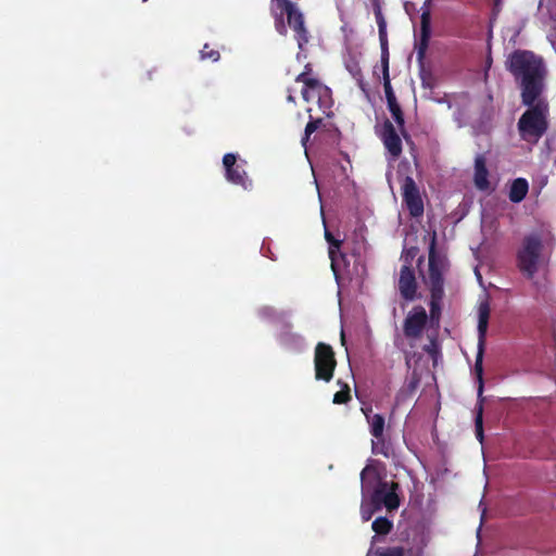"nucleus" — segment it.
I'll return each mask as SVG.
<instances>
[{"label": "nucleus", "instance_id": "nucleus-1", "mask_svg": "<svg viewBox=\"0 0 556 556\" xmlns=\"http://www.w3.org/2000/svg\"><path fill=\"white\" fill-rule=\"evenodd\" d=\"M509 71L521 79L522 102H531L543 92L545 74L541 59L528 51L513 53L507 62Z\"/></svg>", "mask_w": 556, "mask_h": 556}, {"label": "nucleus", "instance_id": "nucleus-2", "mask_svg": "<svg viewBox=\"0 0 556 556\" xmlns=\"http://www.w3.org/2000/svg\"><path fill=\"white\" fill-rule=\"evenodd\" d=\"M362 493L370 494L379 506L384 505L388 510L396 509L400 505L396 494L397 484L382 481L378 465H367L362 473Z\"/></svg>", "mask_w": 556, "mask_h": 556}, {"label": "nucleus", "instance_id": "nucleus-3", "mask_svg": "<svg viewBox=\"0 0 556 556\" xmlns=\"http://www.w3.org/2000/svg\"><path fill=\"white\" fill-rule=\"evenodd\" d=\"M528 110L518 122V129L523 140L536 142L547 128L548 106L542 94H538L531 102H523Z\"/></svg>", "mask_w": 556, "mask_h": 556}, {"label": "nucleus", "instance_id": "nucleus-4", "mask_svg": "<svg viewBox=\"0 0 556 556\" xmlns=\"http://www.w3.org/2000/svg\"><path fill=\"white\" fill-rule=\"evenodd\" d=\"M270 12L275 20V28L280 35L287 34V24L296 34L299 48L307 41L302 13L289 0H271Z\"/></svg>", "mask_w": 556, "mask_h": 556}, {"label": "nucleus", "instance_id": "nucleus-5", "mask_svg": "<svg viewBox=\"0 0 556 556\" xmlns=\"http://www.w3.org/2000/svg\"><path fill=\"white\" fill-rule=\"evenodd\" d=\"M446 266L445 257L435 252V233H432L430 238L428 269L427 271L420 269V275L424 282L429 286L431 290L433 306L435 301L442 295V274Z\"/></svg>", "mask_w": 556, "mask_h": 556}, {"label": "nucleus", "instance_id": "nucleus-6", "mask_svg": "<svg viewBox=\"0 0 556 556\" xmlns=\"http://www.w3.org/2000/svg\"><path fill=\"white\" fill-rule=\"evenodd\" d=\"M296 80L304 85L302 96L306 102L315 103L323 111L331 106V91L317 78L312 77L308 72H304L298 76Z\"/></svg>", "mask_w": 556, "mask_h": 556}, {"label": "nucleus", "instance_id": "nucleus-7", "mask_svg": "<svg viewBox=\"0 0 556 556\" xmlns=\"http://www.w3.org/2000/svg\"><path fill=\"white\" fill-rule=\"evenodd\" d=\"M417 248H410L406 250L402 255L404 264L402 265L400 270L397 288L401 295L407 301H413L419 298V294L417 292L416 278L412 268V262L417 255Z\"/></svg>", "mask_w": 556, "mask_h": 556}, {"label": "nucleus", "instance_id": "nucleus-8", "mask_svg": "<svg viewBox=\"0 0 556 556\" xmlns=\"http://www.w3.org/2000/svg\"><path fill=\"white\" fill-rule=\"evenodd\" d=\"M541 250V240L536 237H530L525 240L519 251L518 266L530 278L533 277L542 264Z\"/></svg>", "mask_w": 556, "mask_h": 556}, {"label": "nucleus", "instance_id": "nucleus-9", "mask_svg": "<svg viewBox=\"0 0 556 556\" xmlns=\"http://www.w3.org/2000/svg\"><path fill=\"white\" fill-rule=\"evenodd\" d=\"M490 316V304L486 300L481 301L478 306V331H479V344H478V353L477 359L475 364V370L478 376L479 387H478V395L481 396L483 393V380H482V359L484 352V336L488 328V321Z\"/></svg>", "mask_w": 556, "mask_h": 556}, {"label": "nucleus", "instance_id": "nucleus-10", "mask_svg": "<svg viewBox=\"0 0 556 556\" xmlns=\"http://www.w3.org/2000/svg\"><path fill=\"white\" fill-rule=\"evenodd\" d=\"M336 367V359L332 349L329 345L319 343L315 350L316 378L330 381Z\"/></svg>", "mask_w": 556, "mask_h": 556}, {"label": "nucleus", "instance_id": "nucleus-11", "mask_svg": "<svg viewBox=\"0 0 556 556\" xmlns=\"http://www.w3.org/2000/svg\"><path fill=\"white\" fill-rule=\"evenodd\" d=\"M427 323V313L422 306H415L408 312L404 320V333L408 338H418L421 336Z\"/></svg>", "mask_w": 556, "mask_h": 556}, {"label": "nucleus", "instance_id": "nucleus-12", "mask_svg": "<svg viewBox=\"0 0 556 556\" xmlns=\"http://www.w3.org/2000/svg\"><path fill=\"white\" fill-rule=\"evenodd\" d=\"M403 197L404 201L414 216H419L424 212V204L418 192V189L414 182V180L407 177L403 185Z\"/></svg>", "mask_w": 556, "mask_h": 556}, {"label": "nucleus", "instance_id": "nucleus-13", "mask_svg": "<svg viewBox=\"0 0 556 556\" xmlns=\"http://www.w3.org/2000/svg\"><path fill=\"white\" fill-rule=\"evenodd\" d=\"M236 161L237 157L232 153H228L224 156L223 164L226 168V177L230 182L248 188L250 182L247 179V174L240 166H235Z\"/></svg>", "mask_w": 556, "mask_h": 556}, {"label": "nucleus", "instance_id": "nucleus-14", "mask_svg": "<svg viewBox=\"0 0 556 556\" xmlns=\"http://www.w3.org/2000/svg\"><path fill=\"white\" fill-rule=\"evenodd\" d=\"M381 138L392 156L397 157L402 151L401 139L390 122H386L383 124L381 129Z\"/></svg>", "mask_w": 556, "mask_h": 556}, {"label": "nucleus", "instance_id": "nucleus-15", "mask_svg": "<svg viewBox=\"0 0 556 556\" xmlns=\"http://www.w3.org/2000/svg\"><path fill=\"white\" fill-rule=\"evenodd\" d=\"M489 173L485 166V161L482 156L476 157L475 161V185L480 190H486L490 188V181L488 179Z\"/></svg>", "mask_w": 556, "mask_h": 556}, {"label": "nucleus", "instance_id": "nucleus-16", "mask_svg": "<svg viewBox=\"0 0 556 556\" xmlns=\"http://www.w3.org/2000/svg\"><path fill=\"white\" fill-rule=\"evenodd\" d=\"M421 25H420V45H419V51H418V54L420 56L424 55L427 47H428V41H429V38H430V33H431V29H430V12L429 11H424L422 14H421V21H420Z\"/></svg>", "mask_w": 556, "mask_h": 556}, {"label": "nucleus", "instance_id": "nucleus-17", "mask_svg": "<svg viewBox=\"0 0 556 556\" xmlns=\"http://www.w3.org/2000/svg\"><path fill=\"white\" fill-rule=\"evenodd\" d=\"M528 189L529 185L526 179L518 178L514 180L509 191V199L515 203L522 201L527 195Z\"/></svg>", "mask_w": 556, "mask_h": 556}, {"label": "nucleus", "instance_id": "nucleus-18", "mask_svg": "<svg viewBox=\"0 0 556 556\" xmlns=\"http://www.w3.org/2000/svg\"><path fill=\"white\" fill-rule=\"evenodd\" d=\"M362 495H363V500H362V505H361V514H362L363 520L368 521L371 518V516L374 515V513L380 508V506L374 500V497L370 496V494L362 493Z\"/></svg>", "mask_w": 556, "mask_h": 556}, {"label": "nucleus", "instance_id": "nucleus-19", "mask_svg": "<svg viewBox=\"0 0 556 556\" xmlns=\"http://www.w3.org/2000/svg\"><path fill=\"white\" fill-rule=\"evenodd\" d=\"M369 426H370V432L371 434L379 439L383 433L384 428V419L381 415L375 414L372 416H367Z\"/></svg>", "mask_w": 556, "mask_h": 556}, {"label": "nucleus", "instance_id": "nucleus-20", "mask_svg": "<svg viewBox=\"0 0 556 556\" xmlns=\"http://www.w3.org/2000/svg\"><path fill=\"white\" fill-rule=\"evenodd\" d=\"M325 238L326 240L329 242L330 247H329V256H330V260H331V266H332V269L336 270V264H337V250L339 249L340 247V242L338 240H336L332 235L326 230L325 232Z\"/></svg>", "mask_w": 556, "mask_h": 556}, {"label": "nucleus", "instance_id": "nucleus-21", "mask_svg": "<svg viewBox=\"0 0 556 556\" xmlns=\"http://www.w3.org/2000/svg\"><path fill=\"white\" fill-rule=\"evenodd\" d=\"M391 528H392L391 521H389L388 519L382 518V517L377 518L372 522V530L378 534H387L390 532Z\"/></svg>", "mask_w": 556, "mask_h": 556}, {"label": "nucleus", "instance_id": "nucleus-22", "mask_svg": "<svg viewBox=\"0 0 556 556\" xmlns=\"http://www.w3.org/2000/svg\"><path fill=\"white\" fill-rule=\"evenodd\" d=\"M389 109H390V112H391L393 118L397 123V125L400 127H403L404 119L402 116L401 109H400L399 104L395 102V99L392 98L391 96H389Z\"/></svg>", "mask_w": 556, "mask_h": 556}, {"label": "nucleus", "instance_id": "nucleus-23", "mask_svg": "<svg viewBox=\"0 0 556 556\" xmlns=\"http://www.w3.org/2000/svg\"><path fill=\"white\" fill-rule=\"evenodd\" d=\"M350 400V389L344 384L343 389L338 391L333 396V403L343 404Z\"/></svg>", "mask_w": 556, "mask_h": 556}, {"label": "nucleus", "instance_id": "nucleus-24", "mask_svg": "<svg viewBox=\"0 0 556 556\" xmlns=\"http://www.w3.org/2000/svg\"><path fill=\"white\" fill-rule=\"evenodd\" d=\"M378 556H403V549L400 547L382 549L378 552Z\"/></svg>", "mask_w": 556, "mask_h": 556}, {"label": "nucleus", "instance_id": "nucleus-25", "mask_svg": "<svg viewBox=\"0 0 556 556\" xmlns=\"http://www.w3.org/2000/svg\"><path fill=\"white\" fill-rule=\"evenodd\" d=\"M317 126H318V122H309L306 127H305V136L304 138L302 139V143L303 146H305L308 137L317 129Z\"/></svg>", "mask_w": 556, "mask_h": 556}, {"label": "nucleus", "instance_id": "nucleus-26", "mask_svg": "<svg viewBox=\"0 0 556 556\" xmlns=\"http://www.w3.org/2000/svg\"><path fill=\"white\" fill-rule=\"evenodd\" d=\"M476 426V438L480 443H483L484 440V433H483V422L479 420H475Z\"/></svg>", "mask_w": 556, "mask_h": 556}, {"label": "nucleus", "instance_id": "nucleus-27", "mask_svg": "<svg viewBox=\"0 0 556 556\" xmlns=\"http://www.w3.org/2000/svg\"><path fill=\"white\" fill-rule=\"evenodd\" d=\"M207 46L204 47V50L201 52L202 59H211L213 61L218 60L219 54L217 51L211 50L210 52L206 51Z\"/></svg>", "mask_w": 556, "mask_h": 556}, {"label": "nucleus", "instance_id": "nucleus-28", "mask_svg": "<svg viewBox=\"0 0 556 556\" xmlns=\"http://www.w3.org/2000/svg\"><path fill=\"white\" fill-rule=\"evenodd\" d=\"M478 399H479V403L477 405V416H476V420H480L483 422V418H482V414H483V401H484V397L481 395L479 396L478 395Z\"/></svg>", "mask_w": 556, "mask_h": 556}, {"label": "nucleus", "instance_id": "nucleus-29", "mask_svg": "<svg viewBox=\"0 0 556 556\" xmlns=\"http://www.w3.org/2000/svg\"><path fill=\"white\" fill-rule=\"evenodd\" d=\"M349 70L354 76H357L359 74V68L357 66L349 67Z\"/></svg>", "mask_w": 556, "mask_h": 556}, {"label": "nucleus", "instance_id": "nucleus-30", "mask_svg": "<svg viewBox=\"0 0 556 556\" xmlns=\"http://www.w3.org/2000/svg\"><path fill=\"white\" fill-rule=\"evenodd\" d=\"M288 100H289V101H293V100H294L293 96H291V94H290V96L288 97Z\"/></svg>", "mask_w": 556, "mask_h": 556}]
</instances>
